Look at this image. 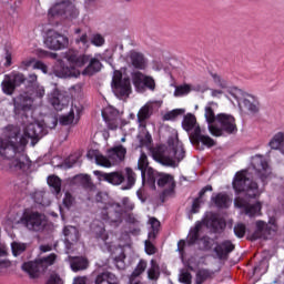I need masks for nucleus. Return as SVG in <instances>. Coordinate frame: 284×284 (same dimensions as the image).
<instances>
[{
	"label": "nucleus",
	"mask_w": 284,
	"mask_h": 284,
	"mask_svg": "<svg viewBox=\"0 0 284 284\" xmlns=\"http://www.w3.org/2000/svg\"><path fill=\"white\" fill-rule=\"evenodd\" d=\"M18 116H22L24 125L23 135H21L19 126L10 124L3 129L2 136L0 138V156L9 159V168L14 172L23 170L26 165H30V159L23 153L29 139L31 141H39V139L48 134L43 124L30 122L26 112L18 114Z\"/></svg>",
	"instance_id": "f257e3e1"
},
{
	"label": "nucleus",
	"mask_w": 284,
	"mask_h": 284,
	"mask_svg": "<svg viewBox=\"0 0 284 284\" xmlns=\"http://www.w3.org/2000/svg\"><path fill=\"white\" fill-rule=\"evenodd\" d=\"M31 88L30 91L20 93L13 99V106L16 114H23V112H30L32 108L41 105V100L45 97V88L37 84V74L29 73L24 77L23 73H12L4 77L2 81V92L9 97L14 93V88L21 85Z\"/></svg>",
	"instance_id": "f03ea898"
},
{
	"label": "nucleus",
	"mask_w": 284,
	"mask_h": 284,
	"mask_svg": "<svg viewBox=\"0 0 284 284\" xmlns=\"http://www.w3.org/2000/svg\"><path fill=\"white\" fill-rule=\"evenodd\" d=\"M217 106L215 102H209L204 108V118L209 125V131L213 136H223V134H236L239 128L236 126V119L232 114L214 113Z\"/></svg>",
	"instance_id": "7ed1b4c3"
},
{
	"label": "nucleus",
	"mask_w": 284,
	"mask_h": 284,
	"mask_svg": "<svg viewBox=\"0 0 284 284\" xmlns=\"http://www.w3.org/2000/svg\"><path fill=\"white\" fill-rule=\"evenodd\" d=\"M153 159L161 165H166L168 168H174L180 161L185 159V149H183V143L179 141V138L172 136L169 139V146L160 145L153 151Z\"/></svg>",
	"instance_id": "20e7f679"
},
{
	"label": "nucleus",
	"mask_w": 284,
	"mask_h": 284,
	"mask_svg": "<svg viewBox=\"0 0 284 284\" xmlns=\"http://www.w3.org/2000/svg\"><path fill=\"white\" fill-rule=\"evenodd\" d=\"M128 154V149L122 144H118L108 150V158L99 154L95 150H90L87 153L88 159L95 158L97 165L102 168H112V165H119V163L125 161V155Z\"/></svg>",
	"instance_id": "39448f33"
},
{
	"label": "nucleus",
	"mask_w": 284,
	"mask_h": 284,
	"mask_svg": "<svg viewBox=\"0 0 284 284\" xmlns=\"http://www.w3.org/2000/svg\"><path fill=\"white\" fill-rule=\"evenodd\" d=\"M182 128L190 133V141L193 145H199V143H202V145H206V148H213L214 140L210 138V135H203L201 132V126L196 124V116H194L192 113H187L184 116Z\"/></svg>",
	"instance_id": "423d86ee"
},
{
	"label": "nucleus",
	"mask_w": 284,
	"mask_h": 284,
	"mask_svg": "<svg viewBox=\"0 0 284 284\" xmlns=\"http://www.w3.org/2000/svg\"><path fill=\"white\" fill-rule=\"evenodd\" d=\"M233 189L237 193L245 192L246 196H248L250 199H256V196L261 194V191L258 190V184L250 180L247 171L236 173L233 181Z\"/></svg>",
	"instance_id": "0eeeda50"
},
{
	"label": "nucleus",
	"mask_w": 284,
	"mask_h": 284,
	"mask_svg": "<svg viewBox=\"0 0 284 284\" xmlns=\"http://www.w3.org/2000/svg\"><path fill=\"white\" fill-rule=\"evenodd\" d=\"M227 99L233 103V105H239V108H244L248 112L256 113L258 112V101L252 95H246L243 98V91L239 88H231L229 90Z\"/></svg>",
	"instance_id": "6e6552de"
},
{
	"label": "nucleus",
	"mask_w": 284,
	"mask_h": 284,
	"mask_svg": "<svg viewBox=\"0 0 284 284\" xmlns=\"http://www.w3.org/2000/svg\"><path fill=\"white\" fill-rule=\"evenodd\" d=\"M100 216L112 227H119L123 223V207L116 202H109L102 206Z\"/></svg>",
	"instance_id": "1a4fd4ad"
},
{
	"label": "nucleus",
	"mask_w": 284,
	"mask_h": 284,
	"mask_svg": "<svg viewBox=\"0 0 284 284\" xmlns=\"http://www.w3.org/2000/svg\"><path fill=\"white\" fill-rule=\"evenodd\" d=\"M111 87L113 94H115L118 99L130 97V94H132V82L130 81V75H128L126 72H114Z\"/></svg>",
	"instance_id": "9d476101"
},
{
	"label": "nucleus",
	"mask_w": 284,
	"mask_h": 284,
	"mask_svg": "<svg viewBox=\"0 0 284 284\" xmlns=\"http://www.w3.org/2000/svg\"><path fill=\"white\" fill-rule=\"evenodd\" d=\"M21 225L31 232H41L45 227V216L39 212H26L20 219Z\"/></svg>",
	"instance_id": "9b49d317"
},
{
	"label": "nucleus",
	"mask_w": 284,
	"mask_h": 284,
	"mask_svg": "<svg viewBox=\"0 0 284 284\" xmlns=\"http://www.w3.org/2000/svg\"><path fill=\"white\" fill-rule=\"evenodd\" d=\"M49 14L51 17H62V19H75V17H79V11L74 7V3L70 2V0H64L55 3L49 10Z\"/></svg>",
	"instance_id": "f8f14e48"
},
{
	"label": "nucleus",
	"mask_w": 284,
	"mask_h": 284,
	"mask_svg": "<svg viewBox=\"0 0 284 284\" xmlns=\"http://www.w3.org/2000/svg\"><path fill=\"white\" fill-rule=\"evenodd\" d=\"M138 169L141 171L142 185H145L146 174V183L150 185V187H155L154 183H156V171L150 168V162L148 161V155H145V153H141L140 159L138 161Z\"/></svg>",
	"instance_id": "ddd939ff"
},
{
	"label": "nucleus",
	"mask_w": 284,
	"mask_h": 284,
	"mask_svg": "<svg viewBox=\"0 0 284 284\" xmlns=\"http://www.w3.org/2000/svg\"><path fill=\"white\" fill-rule=\"evenodd\" d=\"M234 205L239 209L242 210V212H244V214H246V216H261V210L263 207V205L261 204V202H254V201H250L245 197H235L234 200Z\"/></svg>",
	"instance_id": "4468645a"
},
{
	"label": "nucleus",
	"mask_w": 284,
	"mask_h": 284,
	"mask_svg": "<svg viewBox=\"0 0 284 284\" xmlns=\"http://www.w3.org/2000/svg\"><path fill=\"white\" fill-rule=\"evenodd\" d=\"M251 163L253 170H255L258 179H261L263 183H265V181H268V179H272V169L270 168L267 161L263 158V155L253 156Z\"/></svg>",
	"instance_id": "2eb2a0df"
},
{
	"label": "nucleus",
	"mask_w": 284,
	"mask_h": 284,
	"mask_svg": "<svg viewBox=\"0 0 284 284\" xmlns=\"http://www.w3.org/2000/svg\"><path fill=\"white\" fill-rule=\"evenodd\" d=\"M131 79L136 92H145V88L154 91L156 88V83L154 82V79L141 72L131 73Z\"/></svg>",
	"instance_id": "dca6fc26"
},
{
	"label": "nucleus",
	"mask_w": 284,
	"mask_h": 284,
	"mask_svg": "<svg viewBox=\"0 0 284 284\" xmlns=\"http://www.w3.org/2000/svg\"><path fill=\"white\" fill-rule=\"evenodd\" d=\"M155 181H158L159 187H162V196H172L174 194V187H176V182H174V176L168 173L156 172Z\"/></svg>",
	"instance_id": "f3484780"
},
{
	"label": "nucleus",
	"mask_w": 284,
	"mask_h": 284,
	"mask_svg": "<svg viewBox=\"0 0 284 284\" xmlns=\"http://www.w3.org/2000/svg\"><path fill=\"white\" fill-rule=\"evenodd\" d=\"M49 50H63L68 45V38L57 31H49L44 40Z\"/></svg>",
	"instance_id": "a211bd4d"
},
{
	"label": "nucleus",
	"mask_w": 284,
	"mask_h": 284,
	"mask_svg": "<svg viewBox=\"0 0 284 284\" xmlns=\"http://www.w3.org/2000/svg\"><path fill=\"white\" fill-rule=\"evenodd\" d=\"M63 235L67 254H70L79 245V230L74 226H65L63 229Z\"/></svg>",
	"instance_id": "6ab92c4d"
},
{
	"label": "nucleus",
	"mask_w": 284,
	"mask_h": 284,
	"mask_svg": "<svg viewBox=\"0 0 284 284\" xmlns=\"http://www.w3.org/2000/svg\"><path fill=\"white\" fill-rule=\"evenodd\" d=\"M94 176L99 179V181H105L111 185H121L125 182V174L121 171H115L111 173H105L102 171H93Z\"/></svg>",
	"instance_id": "aec40b11"
},
{
	"label": "nucleus",
	"mask_w": 284,
	"mask_h": 284,
	"mask_svg": "<svg viewBox=\"0 0 284 284\" xmlns=\"http://www.w3.org/2000/svg\"><path fill=\"white\" fill-rule=\"evenodd\" d=\"M150 65H151V70H153L154 72H172L176 70V65H179V61L174 59L162 61L161 59L155 58Z\"/></svg>",
	"instance_id": "412c9836"
},
{
	"label": "nucleus",
	"mask_w": 284,
	"mask_h": 284,
	"mask_svg": "<svg viewBox=\"0 0 284 284\" xmlns=\"http://www.w3.org/2000/svg\"><path fill=\"white\" fill-rule=\"evenodd\" d=\"M255 225L256 229L252 234V241H258V239H263L265 241L274 234V229L263 221H257Z\"/></svg>",
	"instance_id": "4be33fe9"
},
{
	"label": "nucleus",
	"mask_w": 284,
	"mask_h": 284,
	"mask_svg": "<svg viewBox=\"0 0 284 284\" xmlns=\"http://www.w3.org/2000/svg\"><path fill=\"white\" fill-rule=\"evenodd\" d=\"M102 116L109 128V130H116L119 128V111L112 106L102 111Z\"/></svg>",
	"instance_id": "5701e85b"
},
{
	"label": "nucleus",
	"mask_w": 284,
	"mask_h": 284,
	"mask_svg": "<svg viewBox=\"0 0 284 284\" xmlns=\"http://www.w3.org/2000/svg\"><path fill=\"white\" fill-rule=\"evenodd\" d=\"M30 68H32V70H40V72H48L49 70L48 64L34 58H27L22 60L19 65V70H23V71H28L30 70Z\"/></svg>",
	"instance_id": "b1692460"
},
{
	"label": "nucleus",
	"mask_w": 284,
	"mask_h": 284,
	"mask_svg": "<svg viewBox=\"0 0 284 284\" xmlns=\"http://www.w3.org/2000/svg\"><path fill=\"white\" fill-rule=\"evenodd\" d=\"M129 63L135 68V70H145L149 62L145 54L138 51H131L129 54Z\"/></svg>",
	"instance_id": "393cba45"
},
{
	"label": "nucleus",
	"mask_w": 284,
	"mask_h": 284,
	"mask_svg": "<svg viewBox=\"0 0 284 284\" xmlns=\"http://www.w3.org/2000/svg\"><path fill=\"white\" fill-rule=\"evenodd\" d=\"M65 261L69 263L72 272H83L90 265V262L84 256H68Z\"/></svg>",
	"instance_id": "a878e982"
},
{
	"label": "nucleus",
	"mask_w": 284,
	"mask_h": 284,
	"mask_svg": "<svg viewBox=\"0 0 284 284\" xmlns=\"http://www.w3.org/2000/svg\"><path fill=\"white\" fill-rule=\"evenodd\" d=\"M22 270L24 272H28V274H29V276H31V278H37V276H39V274H41V272H43V268H42L39 260H36L33 262H26L22 265Z\"/></svg>",
	"instance_id": "bb28decb"
},
{
	"label": "nucleus",
	"mask_w": 284,
	"mask_h": 284,
	"mask_svg": "<svg viewBox=\"0 0 284 284\" xmlns=\"http://www.w3.org/2000/svg\"><path fill=\"white\" fill-rule=\"evenodd\" d=\"M234 244L230 240H225L215 247L219 258H227V254L234 252Z\"/></svg>",
	"instance_id": "cd10ccee"
},
{
	"label": "nucleus",
	"mask_w": 284,
	"mask_h": 284,
	"mask_svg": "<svg viewBox=\"0 0 284 284\" xmlns=\"http://www.w3.org/2000/svg\"><path fill=\"white\" fill-rule=\"evenodd\" d=\"M271 150H278L284 155V133L277 132L268 142Z\"/></svg>",
	"instance_id": "c85d7f7f"
},
{
	"label": "nucleus",
	"mask_w": 284,
	"mask_h": 284,
	"mask_svg": "<svg viewBox=\"0 0 284 284\" xmlns=\"http://www.w3.org/2000/svg\"><path fill=\"white\" fill-rule=\"evenodd\" d=\"M94 284H119V280L111 272H102L97 275Z\"/></svg>",
	"instance_id": "c756f323"
},
{
	"label": "nucleus",
	"mask_w": 284,
	"mask_h": 284,
	"mask_svg": "<svg viewBox=\"0 0 284 284\" xmlns=\"http://www.w3.org/2000/svg\"><path fill=\"white\" fill-rule=\"evenodd\" d=\"M68 61L71 63L72 68H83V65L90 61V57L85 54L73 53L68 57Z\"/></svg>",
	"instance_id": "7c9ffc66"
},
{
	"label": "nucleus",
	"mask_w": 284,
	"mask_h": 284,
	"mask_svg": "<svg viewBox=\"0 0 284 284\" xmlns=\"http://www.w3.org/2000/svg\"><path fill=\"white\" fill-rule=\"evenodd\" d=\"M150 116H152V106H150V104H145L138 112V121L140 125L145 128V121H148Z\"/></svg>",
	"instance_id": "2f4dec72"
},
{
	"label": "nucleus",
	"mask_w": 284,
	"mask_h": 284,
	"mask_svg": "<svg viewBox=\"0 0 284 284\" xmlns=\"http://www.w3.org/2000/svg\"><path fill=\"white\" fill-rule=\"evenodd\" d=\"M51 192L58 196L61 193V179L57 175H50L47 180Z\"/></svg>",
	"instance_id": "473e14b6"
},
{
	"label": "nucleus",
	"mask_w": 284,
	"mask_h": 284,
	"mask_svg": "<svg viewBox=\"0 0 284 284\" xmlns=\"http://www.w3.org/2000/svg\"><path fill=\"white\" fill-rule=\"evenodd\" d=\"M205 192H212V185H206L203 190L200 191V196L193 201L192 204V214L199 213V209L201 207V203H203V195Z\"/></svg>",
	"instance_id": "72a5a7b5"
},
{
	"label": "nucleus",
	"mask_w": 284,
	"mask_h": 284,
	"mask_svg": "<svg viewBox=\"0 0 284 284\" xmlns=\"http://www.w3.org/2000/svg\"><path fill=\"white\" fill-rule=\"evenodd\" d=\"M50 103L54 108V110L61 111L63 110L64 105H68V98L59 93L57 97L50 99Z\"/></svg>",
	"instance_id": "f704fd0d"
},
{
	"label": "nucleus",
	"mask_w": 284,
	"mask_h": 284,
	"mask_svg": "<svg viewBox=\"0 0 284 284\" xmlns=\"http://www.w3.org/2000/svg\"><path fill=\"white\" fill-rule=\"evenodd\" d=\"M203 227V223L197 222L193 229L190 230L189 236H187V243L189 245H194L196 241H199V233L201 232Z\"/></svg>",
	"instance_id": "c9c22d12"
},
{
	"label": "nucleus",
	"mask_w": 284,
	"mask_h": 284,
	"mask_svg": "<svg viewBox=\"0 0 284 284\" xmlns=\"http://www.w3.org/2000/svg\"><path fill=\"white\" fill-rule=\"evenodd\" d=\"M74 111L79 112V108L72 106L68 114L59 118V123L61 125H72L74 123Z\"/></svg>",
	"instance_id": "e433bc0d"
},
{
	"label": "nucleus",
	"mask_w": 284,
	"mask_h": 284,
	"mask_svg": "<svg viewBox=\"0 0 284 284\" xmlns=\"http://www.w3.org/2000/svg\"><path fill=\"white\" fill-rule=\"evenodd\" d=\"M126 176V185L122 187V190H132L134 187V183H136V173L130 168L125 169Z\"/></svg>",
	"instance_id": "4c0bfd02"
},
{
	"label": "nucleus",
	"mask_w": 284,
	"mask_h": 284,
	"mask_svg": "<svg viewBox=\"0 0 284 284\" xmlns=\"http://www.w3.org/2000/svg\"><path fill=\"white\" fill-rule=\"evenodd\" d=\"M161 275L159 264L154 260L151 261V267L148 270V278L149 281H159V276Z\"/></svg>",
	"instance_id": "58836bf2"
},
{
	"label": "nucleus",
	"mask_w": 284,
	"mask_h": 284,
	"mask_svg": "<svg viewBox=\"0 0 284 284\" xmlns=\"http://www.w3.org/2000/svg\"><path fill=\"white\" fill-rule=\"evenodd\" d=\"M149 223L151 225V232H149V239L150 241H154V239H156V235L159 234L161 222H159V220H156L155 217H151L149 220Z\"/></svg>",
	"instance_id": "ea45409f"
},
{
	"label": "nucleus",
	"mask_w": 284,
	"mask_h": 284,
	"mask_svg": "<svg viewBox=\"0 0 284 284\" xmlns=\"http://www.w3.org/2000/svg\"><path fill=\"white\" fill-rule=\"evenodd\" d=\"M94 235L98 241H102L104 245H108V239H110V235H108V231H105V226L100 225L94 229Z\"/></svg>",
	"instance_id": "a19ab883"
},
{
	"label": "nucleus",
	"mask_w": 284,
	"mask_h": 284,
	"mask_svg": "<svg viewBox=\"0 0 284 284\" xmlns=\"http://www.w3.org/2000/svg\"><path fill=\"white\" fill-rule=\"evenodd\" d=\"M38 261L40 262L42 271L44 272L47 267H50V265H54V262L57 261V254L51 253L48 256L38 258Z\"/></svg>",
	"instance_id": "79ce46f5"
},
{
	"label": "nucleus",
	"mask_w": 284,
	"mask_h": 284,
	"mask_svg": "<svg viewBox=\"0 0 284 284\" xmlns=\"http://www.w3.org/2000/svg\"><path fill=\"white\" fill-rule=\"evenodd\" d=\"M145 270H148V262L145 260H140L131 274V281H134V278H139V276L143 274V272H145Z\"/></svg>",
	"instance_id": "37998d69"
},
{
	"label": "nucleus",
	"mask_w": 284,
	"mask_h": 284,
	"mask_svg": "<svg viewBox=\"0 0 284 284\" xmlns=\"http://www.w3.org/2000/svg\"><path fill=\"white\" fill-rule=\"evenodd\" d=\"M182 114H185L184 109H175L166 112L162 119L163 121H176V118L182 116Z\"/></svg>",
	"instance_id": "c03bdc74"
},
{
	"label": "nucleus",
	"mask_w": 284,
	"mask_h": 284,
	"mask_svg": "<svg viewBox=\"0 0 284 284\" xmlns=\"http://www.w3.org/2000/svg\"><path fill=\"white\" fill-rule=\"evenodd\" d=\"M28 245L26 243H21V242H12L11 243V252L13 254V256H21V254H23V252H26Z\"/></svg>",
	"instance_id": "a18cd8bd"
},
{
	"label": "nucleus",
	"mask_w": 284,
	"mask_h": 284,
	"mask_svg": "<svg viewBox=\"0 0 284 284\" xmlns=\"http://www.w3.org/2000/svg\"><path fill=\"white\" fill-rule=\"evenodd\" d=\"M217 207H227L230 205V197L227 194L220 193L213 199Z\"/></svg>",
	"instance_id": "49530a36"
},
{
	"label": "nucleus",
	"mask_w": 284,
	"mask_h": 284,
	"mask_svg": "<svg viewBox=\"0 0 284 284\" xmlns=\"http://www.w3.org/2000/svg\"><path fill=\"white\" fill-rule=\"evenodd\" d=\"M211 276L210 271L205 270V268H201L196 272L195 275V284H203L205 283V281H207Z\"/></svg>",
	"instance_id": "de8ad7c7"
},
{
	"label": "nucleus",
	"mask_w": 284,
	"mask_h": 284,
	"mask_svg": "<svg viewBox=\"0 0 284 284\" xmlns=\"http://www.w3.org/2000/svg\"><path fill=\"white\" fill-rule=\"evenodd\" d=\"M101 68H103V64H101V61L97 58H92L89 62V65L84 72H101Z\"/></svg>",
	"instance_id": "09e8293b"
},
{
	"label": "nucleus",
	"mask_w": 284,
	"mask_h": 284,
	"mask_svg": "<svg viewBox=\"0 0 284 284\" xmlns=\"http://www.w3.org/2000/svg\"><path fill=\"white\" fill-rule=\"evenodd\" d=\"M90 43L95 48H103L105 45V38L101 33H93L90 38Z\"/></svg>",
	"instance_id": "8fccbe9b"
},
{
	"label": "nucleus",
	"mask_w": 284,
	"mask_h": 284,
	"mask_svg": "<svg viewBox=\"0 0 284 284\" xmlns=\"http://www.w3.org/2000/svg\"><path fill=\"white\" fill-rule=\"evenodd\" d=\"M140 148H150V143H152V135L150 132H142L138 135Z\"/></svg>",
	"instance_id": "3c124183"
},
{
	"label": "nucleus",
	"mask_w": 284,
	"mask_h": 284,
	"mask_svg": "<svg viewBox=\"0 0 284 284\" xmlns=\"http://www.w3.org/2000/svg\"><path fill=\"white\" fill-rule=\"evenodd\" d=\"M190 92H192V88L189 84L180 85L175 88L174 97H185Z\"/></svg>",
	"instance_id": "603ef678"
},
{
	"label": "nucleus",
	"mask_w": 284,
	"mask_h": 284,
	"mask_svg": "<svg viewBox=\"0 0 284 284\" xmlns=\"http://www.w3.org/2000/svg\"><path fill=\"white\" fill-rule=\"evenodd\" d=\"M199 245L201 250H212V245H214V241L209 236H203L199 241Z\"/></svg>",
	"instance_id": "864d4df0"
},
{
	"label": "nucleus",
	"mask_w": 284,
	"mask_h": 284,
	"mask_svg": "<svg viewBox=\"0 0 284 284\" xmlns=\"http://www.w3.org/2000/svg\"><path fill=\"white\" fill-rule=\"evenodd\" d=\"M81 73L79 72H55L54 77H57L58 79H79Z\"/></svg>",
	"instance_id": "5fc2aeb1"
},
{
	"label": "nucleus",
	"mask_w": 284,
	"mask_h": 284,
	"mask_svg": "<svg viewBox=\"0 0 284 284\" xmlns=\"http://www.w3.org/2000/svg\"><path fill=\"white\" fill-rule=\"evenodd\" d=\"M179 281L183 284H192V274L187 271H181Z\"/></svg>",
	"instance_id": "6e6d98bb"
},
{
	"label": "nucleus",
	"mask_w": 284,
	"mask_h": 284,
	"mask_svg": "<svg viewBox=\"0 0 284 284\" xmlns=\"http://www.w3.org/2000/svg\"><path fill=\"white\" fill-rule=\"evenodd\" d=\"M75 42L81 45L83 50H88L90 48V40L88 39V33H83L80 38L75 40Z\"/></svg>",
	"instance_id": "4d7b16f0"
},
{
	"label": "nucleus",
	"mask_w": 284,
	"mask_h": 284,
	"mask_svg": "<svg viewBox=\"0 0 284 284\" xmlns=\"http://www.w3.org/2000/svg\"><path fill=\"white\" fill-rule=\"evenodd\" d=\"M153 240H146L144 242V250L146 252V254H149L150 256L152 254H156V247L154 246V244L152 243Z\"/></svg>",
	"instance_id": "13d9d810"
},
{
	"label": "nucleus",
	"mask_w": 284,
	"mask_h": 284,
	"mask_svg": "<svg viewBox=\"0 0 284 284\" xmlns=\"http://www.w3.org/2000/svg\"><path fill=\"white\" fill-rule=\"evenodd\" d=\"M213 81L215 83V85H217L219 88H226L227 87V81L223 80L221 78V75H219V73H213Z\"/></svg>",
	"instance_id": "bf43d9fd"
},
{
	"label": "nucleus",
	"mask_w": 284,
	"mask_h": 284,
	"mask_svg": "<svg viewBox=\"0 0 284 284\" xmlns=\"http://www.w3.org/2000/svg\"><path fill=\"white\" fill-rule=\"evenodd\" d=\"M261 272L262 274H265L267 272V261L262 260L258 265L254 266V274Z\"/></svg>",
	"instance_id": "052dcab7"
},
{
	"label": "nucleus",
	"mask_w": 284,
	"mask_h": 284,
	"mask_svg": "<svg viewBox=\"0 0 284 284\" xmlns=\"http://www.w3.org/2000/svg\"><path fill=\"white\" fill-rule=\"evenodd\" d=\"M79 161V156L77 155H71L69 159L64 161L63 168L65 170H70V168H74V164Z\"/></svg>",
	"instance_id": "680f3d73"
},
{
	"label": "nucleus",
	"mask_w": 284,
	"mask_h": 284,
	"mask_svg": "<svg viewBox=\"0 0 284 284\" xmlns=\"http://www.w3.org/2000/svg\"><path fill=\"white\" fill-rule=\"evenodd\" d=\"M225 221L223 220H214L212 222V227L214 232H223V229L225 227Z\"/></svg>",
	"instance_id": "e2e57ef3"
},
{
	"label": "nucleus",
	"mask_w": 284,
	"mask_h": 284,
	"mask_svg": "<svg viewBox=\"0 0 284 284\" xmlns=\"http://www.w3.org/2000/svg\"><path fill=\"white\" fill-rule=\"evenodd\" d=\"M234 234L237 239H243L245 236V226L244 224H236L234 226Z\"/></svg>",
	"instance_id": "0e129e2a"
},
{
	"label": "nucleus",
	"mask_w": 284,
	"mask_h": 284,
	"mask_svg": "<svg viewBox=\"0 0 284 284\" xmlns=\"http://www.w3.org/2000/svg\"><path fill=\"white\" fill-rule=\"evenodd\" d=\"M47 284H63V278L57 273H52L47 282Z\"/></svg>",
	"instance_id": "69168bd1"
},
{
	"label": "nucleus",
	"mask_w": 284,
	"mask_h": 284,
	"mask_svg": "<svg viewBox=\"0 0 284 284\" xmlns=\"http://www.w3.org/2000/svg\"><path fill=\"white\" fill-rule=\"evenodd\" d=\"M73 203H74V197L72 196V194L67 192L63 197L64 207L70 209V207H72Z\"/></svg>",
	"instance_id": "338daca9"
},
{
	"label": "nucleus",
	"mask_w": 284,
	"mask_h": 284,
	"mask_svg": "<svg viewBox=\"0 0 284 284\" xmlns=\"http://www.w3.org/2000/svg\"><path fill=\"white\" fill-rule=\"evenodd\" d=\"M122 205L125 212H132V210H134V203H132V201H130L129 197L122 199Z\"/></svg>",
	"instance_id": "774afa93"
}]
</instances>
